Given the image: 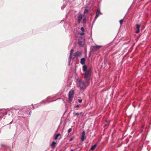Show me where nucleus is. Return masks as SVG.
Masks as SVG:
<instances>
[{
	"label": "nucleus",
	"mask_w": 151,
	"mask_h": 151,
	"mask_svg": "<svg viewBox=\"0 0 151 151\" xmlns=\"http://www.w3.org/2000/svg\"><path fill=\"white\" fill-rule=\"evenodd\" d=\"M88 12V10L87 9H86L84 11V13L85 14L86 13Z\"/></svg>",
	"instance_id": "19"
},
{
	"label": "nucleus",
	"mask_w": 151,
	"mask_h": 151,
	"mask_svg": "<svg viewBox=\"0 0 151 151\" xmlns=\"http://www.w3.org/2000/svg\"><path fill=\"white\" fill-rule=\"evenodd\" d=\"M74 94V91L71 90L69 93L68 97L69 100L70 102L72 101V99L73 97Z\"/></svg>",
	"instance_id": "3"
},
{
	"label": "nucleus",
	"mask_w": 151,
	"mask_h": 151,
	"mask_svg": "<svg viewBox=\"0 0 151 151\" xmlns=\"http://www.w3.org/2000/svg\"><path fill=\"white\" fill-rule=\"evenodd\" d=\"M76 56V55H75V53H74L73 54V55H71V58L74 59Z\"/></svg>",
	"instance_id": "17"
},
{
	"label": "nucleus",
	"mask_w": 151,
	"mask_h": 151,
	"mask_svg": "<svg viewBox=\"0 0 151 151\" xmlns=\"http://www.w3.org/2000/svg\"><path fill=\"white\" fill-rule=\"evenodd\" d=\"M71 151H73V150H71Z\"/></svg>",
	"instance_id": "30"
},
{
	"label": "nucleus",
	"mask_w": 151,
	"mask_h": 151,
	"mask_svg": "<svg viewBox=\"0 0 151 151\" xmlns=\"http://www.w3.org/2000/svg\"><path fill=\"white\" fill-rule=\"evenodd\" d=\"M60 135V134H56L55 135L54 139L55 140H56L58 139V137Z\"/></svg>",
	"instance_id": "10"
},
{
	"label": "nucleus",
	"mask_w": 151,
	"mask_h": 151,
	"mask_svg": "<svg viewBox=\"0 0 151 151\" xmlns=\"http://www.w3.org/2000/svg\"><path fill=\"white\" fill-rule=\"evenodd\" d=\"M78 102L80 103H81L82 102V100H81V99H78Z\"/></svg>",
	"instance_id": "22"
},
{
	"label": "nucleus",
	"mask_w": 151,
	"mask_h": 151,
	"mask_svg": "<svg viewBox=\"0 0 151 151\" xmlns=\"http://www.w3.org/2000/svg\"><path fill=\"white\" fill-rule=\"evenodd\" d=\"M85 59L84 58H83L81 59V63L82 65H83L85 63Z\"/></svg>",
	"instance_id": "13"
},
{
	"label": "nucleus",
	"mask_w": 151,
	"mask_h": 151,
	"mask_svg": "<svg viewBox=\"0 0 151 151\" xmlns=\"http://www.w3.org/2000/svg\"><path fill=\"white\" fill-rule=\"evenodd\" d=\"M96 144H95L94 145H93L91 147V150H93L96 148Z\"/></svg>",
	"instance_id": "16"
},
{
	"label": "nucleus",
	"mask_w": 151,
	"mask_h": 151,
	"mask_svg": "<svg viewBox=\"0 0 151 151\" xmlns=\"http://www.w3.org/2000/svg\"><path fill=\"white\" fill-rule=\"evenodd\" d=\"M87 67L86 65H84L83 67V70L84 72L87 71Z\"/></svg>",
	"instance_id": "14"
},
{
	"label": "nucleus",
	"mask_w": 151,
	"mask_h": 151,
	"mask_svg": "<svg viewBox=\"0 0 151 151\" xmlns=\"http://www.w3.org/2000/svg\"><path fill=\"white\" fill-rule=\"evenodd\" d=\"M123 22V20L122 19H121L120 20L119 22L121 25Z\"/></svg>",
	"instance_id": "20"
},
{
	"label": "nucleus",
	"mask_w": 151,
	"mask_h": 151,
	"mask_svg": "<svg viewBox=\"0 0 151 151\" xmlns=\"http://www.w3.org/2000/svg\"><path fill=\"white\" fill-rule=\"evenodd\" d=\"M79 107V105H77L76 106V107Z\"/></svg>",
	"instance_id": "27"
},
{
	"label": "nucleus",
	"mask_w": 151,
	"mask_h": 151,
	"mask_svg": "<svg viewBox=\"0 0 151 151\" xmlns=\"http://www.w3.org/2000/svg\"><path fill=\"white\" fill-rule=\"evenodd\" d=\"M31 114V112H30L29 113V115H30Z\"/></svg>",
	"instance_id": "28"
},
{
	"label": "nucleus",
	"mask_w": 151,
	"mask_h": 151,
	"mask_svg": "<svg viewBox=\"0 0 151 151\" xmlns=\"http://www.w3.org/2000/svg\"><path fill=\"white\" fill-rule=\"evenodd\" d=\"M102 47L101 45H95L92 47V50L93 51H96Z\"/></svg>",
	"instance_id": "4"
},
{
	"label": "nucleus",
	"mask_w": 151,
	"mask_h": 151,
	"mask_svg": "<svg viewBox=\"0 0 151 151\" xmlns=\"http://www.w3.org/2000/svg\"><path fill=\"white\" fill-rule=\"evenodd\" d=\"M82 112H81L80 113V114H82Z\"/></svg>",
	"instance_id": "29"
},
{
	"label": "nucleus",
	"mask_w": 151,
	"mask_h": 151,
	"mask_svg": "<svg viewBox=\"0 0 151 151\" xmlns=\"http://www.w3.org/2000/svg\"><path fill=\"white\" fill-rule=\"evenodd\" d=\"M77 82H78L79 86L81 89H84L86 88V86L85 83L81 80L77 79Z\"/></svg>",
	"instance_id": "1"
},
{
	"label": "nucleus",
	"mask_w": 151,
	"mask_h": 151,
	"mask_svg": "<svg viewBox=\"0 0 151 151\" xmlns=\"http://www.w3.org/2000/svg\"><path fill=\"white\" fill-rule=\"evenodd\" d=\"M73 138H70V141H72V140H73Z\"/></svg>",
	"instance_id": "26"
},
{
	"label": "nucleus",
	"mask_w": 151,
	"mask_h": 151,
	"mask_svg": "<svg viewBox=\"0 0 151 151\" xmlns=\"http://www.w3.org/2000/svg\"><path fill=\"white\" fill-rule=\"evenodd\" d=\"M139 29H137V30L136 32V33H139Z\"/></svg>",
	"instance_id": "23"
},
{
	"label": "nucleus",
	"mask_w": 151,
	"mask_h": 151,
	"mask_svg": "<svg viewBox=\"0 0 151 151\" xmlns=\"http://www.w3.org/2000/svg\"><path fill=\"white\" fill-rule=\"evenodd\" d=\"M140 25L137 24V29H139L140 27Z\"/></svg>",
	"instance_id": "18"
},
{
	"label": "nucleus",
	"mask_w": 151,
	"mask_h": 151,
	"mask_svg": "<svg viewBox=\"0 0 151 151\" xmlns=\"http://www.w3.org/2000/svg\"><path fill=\"white\" fill-rule=\"evenodd\" d=\"M81 53L80 52H78L75 53V55L76 56H80L81 55Z\"/></svg>",
	"instance_id": "11"
},
{
	"label": "nucleus",
	"mask_w": 151,
	"mask_h": 151,
	"mask_svg": "<svg viewBox=\"0 0 151 151\" xmlns=\"http://www.w3.org/2000/svg\"><path fill=\"white\" fill-rule=\"evenodd\" d=\"M85 78L86 80H88L91 74V70H88L87 71L85 72Z\"/></svg>",
	"instance_id": "2"
},
{
	"label": "nucleus",
	"mask_w": 151,
	"mask_h": 151,
	"mask_svg": "<svg viewBox=\"0 0 151 151\" xmlns=\"http://www.w3.org/2000/svg\"><path fill=\"white\" fill-rule=\"evenodd\" d=\"M74 114L76 115H78L79 114V113L78 112L75 113Z\"/></svg>",
	"instance_id": "24"
},
{
	"label": "nucleus",
	"mask_w": 151,
	"mask_h": 151,
	"mask_svg": "<svg viewBox=\"0 0 151 151\" xmlns=\"http://www.w3.org/2000/svg\"><path fill=\"white\" fill-rule=\"evenodd\" d=\"M83 22H86V19L85 18L84 19H83Z\"/></svg>",
	"instance_id": "25"
},
{
	"label": "nucleus",
	"mask_w": 151,
	"mask_h": 151,
	"mask_svg": "<svg viewBox=\"0 0 151 151\" xmlns=\"http://www.w3.org/2000/svg\"><path fill=\"white\" fill-rule=\"evenodd\" d=\"M71 130H72V129L71 128H70L68 130V133H70L71 132Z\"/></svg>",
	"instance_id": "21"
},
{
	"label": "nucleus",
	"mask_w": 151,
	"mask_h": 151,
	"mask_svg": "<svg viewBox=\"0 0 151 151\" xmlns=\"http://www.w3.org/2000/svg\"><path fill=\"white\" fill-rule=\"evenodd\" d=\"M73 51H74V50L73 49H72L70 51V56L69 57V65H70V60L71 59V55H72V53L73 52Z\"/></svg>",
	"instance_id": "8"
},
{
	"label": "nucleus",
	"mask_w": 151,
	"mask_h": 151,
	"mask_svg": "<svg viewBox=\"0 0 151 151\" xmlns=\"http://www.w3.org/2000/svg\"><path fill=\"white\" fill-rule=\"evenodd\" d=\"M85 132L83 131L82 134V136L81 138V140L82 142L83 141L86 139V137L85 136Z\"/></svg>",
	"instance_id": "6"
},
{
	"label": "nucleus",
	"mask_w": 151,
	"mask_h": 151,
	"mask_svg": "<svg viewBox=\"0 0 151 151\" xmlns=\"http://www.w3.org/2000/svg\"><path fill=\"white\" fill-rule=\"evenodd\" d=\"M56 143L55 142H53L52 144L51 145V146L52 147H55L56 146Z\"/></svg>",
	"instance_id": "15"
},
{
	"label": "nucleus",
	"mask_w": 151,
	"mask_h": 151,
	"mask_svg": "<svg viewBox=\"0 0 151 151\" xmlns=\"http://www.w3.org/2000/svg\"><path fill=\"white\" fill-rule=\"evenodd\" d=\"M99 14H102V13L100 12V9H98L97 10V12L96 14V15L94 21L99 16Z\"/></svg>",
	"instance_id": "5"
},
{
	"label": "nucleus",
	"mask_w": 151,
	"mask_h": 151,
	"mask_svg": "<svg viewBox=\"0 0 151 151\" xmlns=\"http://www.w3.org/2000/svg\"><path fill=\"white\" fill-rule=\"evenodd\" d=\"M78 43L80 46H83L84 44V40H83L82 41H81L79 40L78 41Z\"/></svg>",
	"instance_id": "9"
},
{
	"label": "nucleus",
	"mask_w": 151,
	"mask_h": 151,
	"mask_svg": "<svg viewBox=\"0 0 151 151\" xmlns=\"http://www.w3.org/2000/svg\"><path fill=\"white\" fill-rule=\"evenodd\" d=\"M81 29L82 32L80 33V34L81 35H83L84 34V29L83 27H82L81 28Z\"/></svg>",
	"instance_id": "12"
},
{
	"label": "nucleus",
	"mask_w": 151,
	"mask_h": 151,
	"mask_svg": "<svg viewBox=\"0 0 151 151\" xmlns=\"http://www.w3.org/2000/svg\"><path fill=\"white\" fill-rule=\"evenodd\" d=\"M83 15L81 14H79L78 15V23H80L82 19Z\"/></svg>",
	"instance_id": "7"
}]
</instances>
